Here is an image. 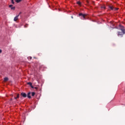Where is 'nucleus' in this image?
Returning a JSON list of instances; mask_svg holds the SVG:
<instances>
[{
    "label": "nucleus",
    "mask_w": 125,
    "mask_h": 125,
    "mask_svg": "<svg viewBox=\"0 0 125 125\" xmlns=\"http://www.w3.org/2000/svg\"><path fill=\"white\" fill-rule=\"evenodd\" d=\"M21 12H20V13H19V16H20V14H21Z\"/></svg>",
    "instance_id": "obj_21"
},
{
    "label": "nucleus",
    "mask_w": 125,
    "mask_h": 125,
    "mask_svg": "<svg viewBox=\"0 0 125 125\" xmlns=\"http://www.w3.org/2000/svg\"><path fill=\"white\" fill-rule=\"evenodd\" d=\"M125 32H124V31L122 32H118V36H123V35H125Z\"/></svg>",
    "instance_id": "obj_4"
},
{
    "label": "nucleus",
    "mask_w": 125,
    "mask_h": 125,
    "mask_svg": "<svg viewBox=\"0 0 125 125\" xmlns=\"http://www.w3.org/2000/svg\"><path fill=\"white\" fill-rule=\"evenodd\" d=\"M27 96L28 97V98H31V92H29L27 93Z\"/></svg>",
    "instance_id": "obj_7"
},
{
    "label": "nucleus",
    "mask_w": 125,
    "mask_h": 125,
    "mask_svg": "<svg viewBox=\"0 0 125 125\" xmlns=\"http://www.w3.org/2000/svg\"><path fill=\"white\" fill-rule=\"evenodd\" d=\"M7 81H8V78L5 77L4 78V82H7Z\"/></svg>",
    "instance_id": "obj_10"
},
{
    "label": "nucleus",
    "mask_w": 125,
    "mask_h": 125,
    "mask_svg": "<svg viewBox=\"0 0 125 125\" xmlns=\"http://www.w3.org/2000/svg\"><path fill=\"white\" fill-rule=\"evenodd\" d=\"M79 16H82V19L83 20H84V19H85V16H86V15L83 14L81 13L79 14Z\"/></svg>",
    "instance_id": "obj_1"
},
{
    "label": "nucleus",
    "mask_w": 125,
    "mask_h": 125,
    "mask_svg": "<svg viewBox=\"0 0 125 125\" xmlns=\"http://www.w3.org/2000/svg\"><path fill=\"white\" fill-rule=\"evenodd\" d=\"M20 95L19 94H18L17 95V97H14L15 99L16 100V99H18V98H19Z\"/></svg>",
    "instance_id": "obj_9"
},
{
    "label": "nucleus",
    "mask_w": 125,
    "mask_h": 125,
    "mask_svg": "<svg viewBox=\"0 0 125 125\" xmlns=\"http://www.w3.org/2000/svg\"><path fill=\"white\" fill-rule=\"evenodd\" d=\"M21 96H22V97H24V98H26V97H27V94L23 92L21 93Z\"/></svg>",
    "instance_id": "obj_5"
},
{
    "label": "nucleus",
    "mask_w": 125,
    "mask_h": 125,
    "mask_svg": "<svg viewBox=\"0 0 125 125\" xmlns=\"http://www.w3.org/2000/svg\"><path fill=\"white\" fill-rule=\"evenodd\" d=\"M9 7L11 8V10H15V6L13 7V5L12 4L9 5Z\"/></svg>",
    "instance_id": "obj_3"
},
{
    "label": "nucleus",
    "mask_w": 125,
    "mask_h": 125,
    "mask_svg": "<svg viewBox=\"0 0 125 125\" xmlns=\"http://www.w3.org/2000/svg\"><path fill=\"white\" fill-rule=\"evenodd\" d=\"M27 84H29V85H30V86H32V83H31V82L28 83Z\"/></svg>",
    "instance_id": "obj_14"
},
{
    "label": "nucleus",
    "mask_w": 125,
    "mask_h": 125,
    "mask_svg": "<svg viewBox=\"0 0 125 125\" xmlns=\"http://www.w3.org/2000/svg\"><path fill=\"white\" fill-rule=\"evenodd\" d=\"M18 17H19V15H17L14 18V21H17V20H18Z\"/></svg>",
    "instance_id": "obj_6"
},
{
    "label": "nucleus",
    "mask_w": 125,
    "mask_h": 125,
    "mask_svg": "<svg viewBox=\"0 0 125 125\" xmlns=\"http://www.w3.org/2000/svg\"><path fill=\"white\" fill-rule=\"evenodd\" d=\"M77 3L78 4V5H80V6L82 5V2H81L80 1H77Z\"/></svg>",
    "instance_id": "obj_8"
},
{
    "label": "nucleus",
    "mask_w": 125,
    "mask_h": 125,
    "mask_svg": "<svg viewBox=\"0 0 125 125\" xmlns=\"http://www.w3.org/2000/svg\"><path fill=\"white\" fill-rule=\"evenodd\" d=\"M34 88H35V89H37L38 87H35Z\"/></svg>",
    "instance_id": "obj_19"
},
{
    "label": "nucleus",
    "mask_w": 125,
    "mask_h": 125,
    "mask_svg": "<svg viewBox=\"0 0 125 125\" xmlns=\"http://www.w3.org/2000/svg\"><path fill=\"white\" fill-rule=\"evenodd\" d=\"M31 86L32 88H34V87L32 85H31Z\"/></svg>",
    "instance_id": "obj_22"
},
{
    "label": "nucleus",
    "mask_w": 125,
    "mask_h": 125,
    "mask_svg": "<svg viewBox=\"0 0 125 125\" xmlns=\"http://www.w3.org/2000/svg\"><path fill=\"white\" fill-rule=\"evenodd\" d=\"M30 59H32V57H30Z\"/></svg>",
    "instance_id": "obj_23"
},
{
    "label": "nucleus",
    "mask_w": 125,
    "mask_h": 125,
    "mask_svg": "<svg viewBox=\"0 0 125 125\" xmlns=\"http://www.w3.org/2000/svg\"><path fill=\"white\" fill-rule=\"evenodd\" d=\"M27 26L26 25H24V28H27Z\"/></svg>",
    "instance_id": "obj_20"
},
{
    "label": "nucleus",
    "mask_w": 125,
    "mask_h": 125,
    "mask_svg": "<svg viewBox=\"0 0 125 125\" xmlns=\"http://www.w3.org/2000/svg\"><path fill=\"white\" fill-rule=\"evenodd\" d=\"M86 1H87V3H88L89 2H88V1H87V0Z\"/></svg>",
    "instance_id": "obj_24"
},
{
    "label": "nucleus",
    "mask_w": 125,
    "mask_h": 125,
    "mask_svg": "<svg viewBox=\"0 0 125 125\" xmlns=\"http://www.w3.org/2000/svg\"><path fill=\"white\" fill-rule=\"evenodd\" d=\"M101 8L103 9H106V7L105 6V5H103L101 6Z\"/></svg>",
    "instance_id": "obj_11"
},
{
    "label": "nucleus",
    "mask_w": 125,
    "mask_h": 125,
    "mask_svg": "<svg viewBox=\"0 0 125 125\" xmlns=\"http://www.w3.org/2000/svg\"><path fill=\"white\" fill-rule=\"evenodd\" d=\"M11 100H12V99H11Z\"/></svg>",
    "instance_id": "obj_25"
},
{
    "label": "nucleus",
    "mask_w": 125,
    "mask_h": 125,
    "mask_svg": "<svg viewBox=\"0 0 125 125\" xmlns=\"http://www.w3.org/2000/svg\"><path fill=\"white\" fill-rule=\"evenodd\" d=\"M31 94H32V96H35L36 93H35L34 92H32L31 93Z\"/></svg>",
    "instance_id": "obj_12"
},
{
    "label": "nucleus",
    "mask_w": 125,
    "mask_h": 125,
    "mask_svg": "<svg viewBox=\"0 0 125 125\" xmlns=\"http://www.w3.org/2000/svg\"><path fill=\"white\" fill-rule=\"evenodd\" d=\"M120 29L122 32H125V27L122 25H119Z\"/></svg>",
    "instance_id": "obj_2"
},
{
    "label": "nucleus",
    "mask_w": 125,
    "mask_h": 125,
    "mask_svg": "<svg viewBox=\"0 0 125 125\" xmlns=\"http://www.w3.org/2000/svg\"><path fill=\"white\" fill-rule=\"evenodd\" d=\"M2 52V51L1 50V49H0V53H1Z\"/></svg>",
    "instance_id": "obj_18"
},
{
    "label": "nucleus",
    "mask_w": 125,
    "mask_h": 125,
    "mask_svg": "<svg viewBox=\"0 0 125 125\" xmlns=\"http://www.w3.org/2000/svg\"><path fill=\"white\" fill-rule=\"evenodd\" d=\"M119 8H114L113 10H118Z\"/></svg>",
    "instance_id": "obj_17"
},
{
    "label": "nucleus",
    "mask_w": 125,
    "mask_h": 125,
    "mask_svg": "<svg viewBox=\"0 0 125 125\" xmlns=\"http://www.w3.org/2000/svg\"><path fill=\"white\" fill-rule=\"evenodd\" d=\"M109 8H110L111 10H114V7H113V6H109Z\"/></svg>",
    "instance_id": "obj_13"
},
{
    "label": "nucleus",
    "mask_w": 125,
    "mask_h": 125,
    "mask_svg": "<svg viewBox=\"0 0 125 125\" xmlns=\"http://www.w3.org/2000/svg\"><path fill=\"white\" fill-rule=\"evenodd\" d=\"M11 0V2L12 3V4H14L15 2H14V0Z\"/></svg>",
    "instance_id": "obj_16"
},
{
    "label": "nucleus",
    "mask_w": 125,
    "mask_h": 125,
    "mask_svg": "<svg viewBox=\"0 0 125 125\" xmlns=\"http://www.w3.org/2000/svg\"><path fill=\"white\" fill-rule=\"evenodd\" d=\"M16 1L19 3V2H20V1H22V0H16Z\"/></svg>",
    "instance_id": "obj_15"
}]
</instances>
